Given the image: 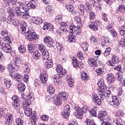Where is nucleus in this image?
Masks as SVG:
<instances>
[{
	"label": "nucleus",
	"mask_w": 125,
	"mask_h": 125,
	"mask_svg": "<svg viewBox=\"0 0 125 125\" xmlns=\"http://www.w3.org/2000/svg\"><path fill=\"white\" fill-rule=\"evenodd\" d=\"M6 67L8 69V71H9V75L11 77L12 79H13L17 82H21L22 81V75L15 72L18 71V66H13L12 64H9L6 65Z\"/></svg>",
	"instance_id": "obj_1"
},
{
	"label": "nucleus",
	"mask_w": 125,
	"mask_h": 125,
	"mask_svg": "<svg viewBox=\"0 0 125 125\" xmlns=\"http://www.w3.org/2000/svg\"><path fill=\"white\" fill-rule=\"evenodd\" d=\"M101 93L99 94L100 97L97 96V95H94L92 97L93 101L95 103L96 105H100L101 104V99L103 100L104 98L108 99L110 97V94H111V91L110 90H105L104 92H100Z\"/></svg>",
	"instance_id": "obj_2"
},
{
	"label": "nucleus",
	"mask_w": 125,
	"mask_h": 125,
	"mask_svg": "<svg viewBox=\"0 0 125 125\" xmlns=\"http://www.w3.org/2000/svg\"><path fill=\"white\" fill-rule=\"evenodd\" d=\"M32 102L30 99H28L26 100L23 101L22 102V107L24 110V113L27 117H30L36 114V112H33L32 109L30 107Z\"/></svg>",
	"instance_id": "obj_3"
},
{
	"label": "nucleus",
	"mask_w": 125,
	"mask_h": 125,
	"mask_svg": "<svg viewBox=\"0 0 125 125\" xmlns=\"http://www.w3.org/2000/svg\"><path fill=\"white\" fill-rule=\"evenodd\" d=\"M15 11L17 17H21L23 19H28L30 17V14L27 12H24L20 7L15 8Z\"/></svg>",
	"instance_id": "obj_4"
},
{
	"label": "nucleus",
	"mask_w": 125,
	"mask_h": 125,
	"mask_svg": "<svg viewBox=\"0 0 125 125\" xmlns=\"http://www.w3.org/2000/svg\"><path fill=\"white\" fill-rule=\"evenodd\" d=\"M98 117L99 120L103 122L102 123V125H111L110 123L107 122V121H109V117H108V115H107V111L100 112Z\"/></svg>",
	"instance_id": "obj_5"
},
{
	"label": "nucleus",
	"mask_w": 125,
	"mask_h": 125,
	"mask_svg": "<svg viewBox=\"0 0 125 125\" xmlns=\"http://www.w3.org/2000/svg\"><path fill=\"white\" fill-rule=\"evenodd\" d=\"M25 36L26 40L29 42H32L34 40H37L39 39V36L37 35L34 31H31V30H28L25 33Z\"/></svg>",
	"instance_id": "obj_6"
},
{
	"label": "nucleus",
	"mask_w": 125,
	"mask_h": 125,
	"mask_svg": "<svg viewBox=\"0 0 125 125\" xmlns=\"http://www.w3.org/2000/svg\"><path fill=\"white\" fill-rule=\"evenodd\" d=\"M61 28L63 29V30H66L67 32H69L70 34H73L74 31H75V29L76 26L73 25H71L70 27L68 25V22L66 21H62L61 24Z\"/></svg>",
	"instance_id": "obj_7"
},
{
	"label": "nucleus",
	"mask_w": 125,
	"mask_h": 125,
	"mask_svg": "<svg viewBox=\"0 0 125 125\" xmlns=\"http://www.w3.org/2000/svg\"><path fill=\"white\" fill-rule=\"evenodd\" d=\"M74 110L76 111V112H73V115H74V116L76 117L77 119H82L84 113V110L83 109H82V108H81V107L79 106H75L74 107Z\"/></svg>",
	"instance_id": "obj_8"
},
{
	"label": "nucleus",
	"mask_w": 125,
	"mask_h": 125,
	"mask_svg": "<svg viewBox=\"0 0 125 125\" xmlns=\"http://www.w3.org/2000/svg\"><path fill=\"white\" fill-rule=\"evenodd\" d=\"M1 35L2 37H4L3 41L6 42H9V43H12L11 39L10 37H8V32L5 29H3L1 32Z\"/></svg>",
	"instance_id": "obj_9"
},
{
	"label": "nucleus",
	"mask_w": 125,
	"mask_h": 125,
	"mask_svg": "<svg viewBox=\"0 0 125 125\" xmlns=\"http://www.w3.org/2000/svg\"><path fill=\"white\" fill-rule=\"evenodd\" d=\"M44 42L46 43V45L49 47H51L55 45V43L53 42V40L51 37L48 36L44 38Z\"/></svg>",
	"instance_id": "obj_10"
},
{
	"label": "nucleus",
	"mask_w": 125,
	"mask_h": 125,
	"mask_svg": "<svg viewBox=\"0 0 125 125\" xmlns=\"http://www.w3.org/2000/svg\"><path fill=\"white\" fill-rule=\"evenodd\" d=\"M118 63H120V59L116 56L112 57V60H109L107 62V64L113 67L116 66V64H118Z\"/></svg>",
	"instance_id": "obj_11"
},
{
	"label": "nucleus",
	"mask_w": 125,
	"mask_h": 125,
	"mask_svg": "<svg viewBox=\"0 0 125 125\" xmlns=\"http://www.w3.org/2000/svg\"><path fill=\"white\" fill-rule=\"evenodd\" d=\"M98 85L99 86V91L100 92H104L106 90V85L104 84V81L103 79H100L98 82Z\"/></svg>",
	"instance_id": "obj_12"
},
{
	"label": "nucleus",
	"mask_w": 125,
	"mask_h": 125,
	"mask_svg": "<svg viewBox=\"0 0 125 125\" xmlns=\"http://www.w3.org/2000/svg\"><path fill=\"white\" fill-rule=\"evenodd\" d=\"M72 63L73 64V66L74 68H80V69H83V67H84V64L83 62H78V61L77 59H73L72 60Z\"/></svg>",
	"instance_id": "obj_13"
},
{
	"label": "nucleus",
	"mask_w": 125,
	"mask_h": 125,
	"mask_svg": "<svg viewBox=\"0 0 125 125\" xmlns=\"http://www.w3.org/2000/svg\"><path fill=\"white\" fill-rule=\"evenodd\" d=\"M56 71L59 73V76H62V77H64L66 72V70L63 69V68L60 64H58L57 66Z\"/></svg>",
	"instance_id": "obj_14"
},
{
	"label": "nucleus",
	"mask_w": 125,
	"mask_h": 125,
	"mask_svg": "<svg viewBox=\"0 0 125 125\" xmlns=\"http://www.w3.org/2000/svg\"><path fill=\"white\" fill-rule=\"evenodd\" d=\"M11 43L7 42L5 43V45L3 44L2 50L6 53H10L11 52V46L10 45Z\"/></svg>",
	"instance_id": "obj_15"
},
{
	"label": "nucleus",
	"mask_w": 125,
	"mask_h": 125,
	"mask_svg": "<svg viewBox=\"0 0 125 125\" xmlns=\"http://www.w3.org/2000/svg\"><path fill=\"white\" fill-rule=\"evenodd\" d=\"M40 80L42 83H45L47 82V80H48V74L45 72L41 73Z\"/></svg>",
	"instance_id": "obj_16"
},
{
	"label": "nucleus",
	"mask_w": 125,
	"mask_h": 125,
	"mask_svg": "<svg viewBox=\"0 0 125 125\" xmlns=\"http://www.w3.org/2000/svg\"><path fill=\"white\" fill-rule=\"evenodd\" d=\"M62 76L61 75H57V74H55L53 76V78L54 79V83H62Z\"/></svg>",
	"instance_id": "obj_17"
},
{
	"label": "nucleus",
	"mask_w": 125,
	"mask_h": 125,
	"mask_svg": "<svg viewBox=\"0 0 125 125\" xmlns=\"http://www.w3.org/2000/svg\"><path fill=\"white\" fill-rule=\"evenodd\" d=\"M53 25L51 23H48L47 22L44 23V25L43 26V30H47L48 31H52L54 29Z\"/></svg>",
	"instance_id": "obj_18"
},
{
	"label": "nucleus",
	"mask_w": 125,
	"mask_h": 125,
	"mask_svg": "<svg viewBox=\"0 0 125 125\" xmlns=\"http://www.w3.org/2000/svg\"><path fill=\"white\" fill-rule=\"evenodd\" d=\"M99 21H95L92 24L89 25V28L92 29V31H98V26H99Z\"/></svg>",
	"instance_id": "obj_19"
},
{
	"label": "nucleus",
	"mask_w": 125,
	"mask_h": 125,
	"mask_svg": "<svg viewBox=\"0 0 125 125\" xmlns=\"http://www.w3.org/2000/svg\"><path fill=\"white\" fill-rule=\"evenodd\" d=\"M27 28L28 26H27V22L25 21H22L21 23L19 31L20 32H21V33H23L25 31H26Z\"/></svg>",
	"instance_id": "obj_20"
},
{
	"label": "nucleus",
	"mask_w": 125,
	"mask_h": 125,
	"mask_svg": "<svg viewBox=\"0 0 125 125\" xmlns=\"http://www.w3.org/2000/svg\"><path fill=\"white\" fill-rule=\"evenodd\" d=\"M97 60L94 58H89L88 60V63L91 67H97Z\"/></svg>",
	"instance_id": "obj_21"
},
{
	"label": "nucleus",
	"mask_w": 125,
	"mask_h": 125,
	"mask_svg": "<svg viewBox=\"0 0 125 125\" xmlns=\"http://www.w3.org/2000/svg\"><path fill=\"white\" fill-rule=\"evenodd\" d=\"M4 84L7 88H10V86L12 85V82L11 80L8 78H4L3 80Z\"/></svg>",
	"instance_id": "obj_22"
},
{
	"label": "nucleus",
	"mask_w": 125,
	"mask_h": 125,
	"mask_svg": "<svg viewBox=\"0 0 125 125\" xmlns=\"http://www.w3.org/2000/svg\"><path fill=\"white\" fill-rule=\"evenodd\" d=\"M7 20V23H9V24H13L14 25H17V21L13 19V17L12 16H9Z\"/></svg>",
	"instance_id": "obj_23"
},
{
	"label": "nucleus",
	"mask_w": 125,
	"mask_h": 125,
	"mask_svg": "<svg viewBox=\"0 0 125 125\" xmlns=\"http://www.w3.org/2000/svg\"><path fill=\"white\" fill-rule=\"evenodd\" d=\"M53 100L55 104L57 106H60L62 104V101L61 99L59 98V97H57V96H54L53 97Z\"/></svg>",
	"instance_id": "obj_24"
},
{
	"label": "nucleus",
	"mask_w": 125,
	"mask_h": 125,
	"mask_svg": "<svg viewBox=\"0 0 125 125\" xmlns=\"http://www.w3.org/2000/svg\"><path fill=\"white\" fill-rule=\"evenodd\" d=\"M12 6L13 7H19L17 6H20L21 4L19 1H18L17 0H11V1L9 2V6Z\"/></svg>",
	"instance_id": "obj_25"
},
{
	"label": "nucleus",
	"mask_w": 125,
	"mask_h": 125,
	"mask_svg": "<svg viewBox=\"0 0 125 125\" xmlns=\"http://www.w3.org/2000/svg\"><path fill=\"white\" fill-rule=\"evenodd\" d=\"M42 53V58L43 60H48L49 58V53H48V50L47 49H45Z\"/></svg>",
	"instance_id": "obj_26"
},
{
	"label": "nucleus",
	"mask_w": 125,
	"mask_h": 125,
	"mask_svg": "<svg viewBox=\"0 0 125 125\" xmlns=\"http://www.w3.org/2000/svg\"><path fill=\"white\" fill-rule=\"evenodd\" d=\"M107 82L108 83H115V78L112 74H108L107 77Z\"/></svg>",
	"instance_id": "obj_27"
},
{
	"label": "nucleus",
	"mask_w": 125,
	"mask_h": 125,
	"mask_svg": "<svg viewBox=\"0 0 125 125\" xmlns=\"http://www.w3.org/2000/svg\"><path fill=\"white\" fill-rule=\"evenodd\" d=\"M112 101H113L116 106H119V104L121 103V99L116 96H112Z\"/></svg>",
	"instance_id": "obj_28"
},
{
	"label": "nucleus",
	"mask_w": 125,
	"mask_h": 125,
	"mask_svg": "<svg viewBox=\"0 0 125 125\" xmlns=\"http://www.w3.org/2000/svg\"><path fill=\"white\" fill-rule=\"evenodd\" d=\"M113 124L115 125H125V122L121 119H115L113 120Z\"/></svg>",
	"instance_id": "obj_29"
},
{
	"label": "nucleus",
	"mask_w": 125,
	"mask_h": 125,
	"mask_svg": "<svg viewBox=\"0 0 125 125\" xmlns=\"http://www.w3.org/2000/svg\"><path fill=\"white\" fill-rule=\"evenodd\" d=\"M53 66V62L52 61L50 60H47L46 62L45 63V67L46 69H49Z\"/></svg>",
	"instance_id": "obj_30"
},
{
	"label": "nucleus",
	"mask_w": 125,
	"mask_h": 125,
	"mask_svg": "<svg viewBox=\"0 0 125 125\" xmlns=\"http://www.w3.org/2000/svg\"><path fill=\"white\" fill-rule=\"evenodd\" d=\"M8 118L7 119L5 125H11L12 124V115L10 113H8Z\"/></svg>",
	"instance_id": "obj_31"
},
{
	"label": "nucleus",
	"mask_w": 125,
	"mask_h": 125,
	"mask_svg": "<svg viewBox=\"0 0 125 125\" xmlns=\"http://www.w3.org/2000/svg\"><path fill=\"white\" fill-rule=\"evenodd\" d=\"M18 88L20 92H24L26 88V86H25V84L23 83H21L18 85Z\"/></svg>",
	"instance_id": "obj_32"
},
{
	"label": "nucleus",
	"mask_w": 125,
	"mask_h": 125,
	"mask_svg": "<svg viewBox=\"0 0 125 125\" xmlns=\"http://www.w3.org/2000/svg\"><path fill=\"white\" fill-rule=\"evenodd\" d=\"M7 12L8 14H9V16H12L13 18H15L16 14H15V13L13 12V9L10 7H8L7 8Z\"/></svg>",
	"instance_id": "obj_33"
},
{
	"label": "nucleus",
	"mask_w": 125,
	"mask_h": 125,
	"mask_svg": "<svg viewBox=\"0 0 125 125\" xmlns=\"http://www.w3.org/2000/svg\"><path fill=\"white\" fill-rule=\"evenodd\" d=\"M59 97L62 100H67V93L65 92H62L59 93Z\"/></svg>",
	"instance_id": "obj_34"
},
{
	"label": "nucleus",
	"mask_w": 125,
	"mask_h": 125,
	"mask_svg": "<svg viewBox=\"0 0 125 125\" xmlns=\"http://www.w3.org/2000/svg\"><path fill=\"white\" fill-rule=\"evenodd\" d=\"M27 4L30 9H31V8L35 9V8L37 7V1H30Z\"/></svg>",
	"instance_id": "obj_35"
},
{
	"label": "nucleus",
	"mask_w": 125,
	"mask_h": 125,
	"mask_svg": "<svg viewBox=\"0 0 125 125\" xmlns=\"http://www.w3.org/2000/svg\"><path fill=\"white\" fill-rule=\"evenodd\" d=\"M42 22V19L41 18H34V20L33 21V23L34 24H36V25H40Z\"/></svg>",
	"instance_id": "obj_36"
},
{
	"label": "nucleus",
	"mask_w": 125,
	"mask_h": 125,
	"mask_svg": "<svg viewBox=\"0 0 125 125\" xmlns=\"http://www.w3.org/2000/svg\"><path fill=\"white\" fill-rule=\"evenodd\" d=\"M67 29H64L62 28H60L57 30V33L60 36H62L64 34V33H67Z\"/></svg>",
	"instance_id": "obj_37"
},
{
	"label": "nucleus",
	"mask_w": 125,
	"mask_h": 125,
	"mask_svg": "<svg viewBox=\"0 0 125 125\" xmlns=\"http://www.w3.org/2000/svg\"><path fill=\"white\" fill-rule=\"evenodd\" d=\"M14 62L15 63V67H18L19 69V65L21 64V59H20L19 58H16L14 60ZM13 67H15V66L13 65Z\"/></svg>",
	"instance_id": "obj_38"
},
{
	"label": "nucleus",
	"mask_w": 125,
	"mask_h": 125,
	"mask_svg": "<svg viewBox=\"0 0 125 125\" xmlns=\"http://www.w3.org/2000/svg\"><path fill=\"white\" fill-rule=\"evenodd\" d=\"M65 7L69 12H72L75 10V8L73 5L66 4L65 5Z\"/></svg>",
	"instance_id": "obj_39"
},
{
	"label": "nucleus",
	"mask_w": 125,
	"mask_h": 125,
	"mask_svg": "<svg viewBox=\"0 0 125 125\" xmlns=\"http://www.w3.org/2000/svg\"><path fill=\"white\" fill-rule=\"evenodd\" d=\"M81 46L84 51H87L88 46H89V44H88V43L87 42H84L82 43Z\"/></svg>",
	"instance_id": "obj_40"
},
{
	"label": "nucleus",
	"mask_w": 125,
	"mask_h": 125,
	"mask_svg": "<svg viewBox=\"0 0 125 125\" xmlns=\"http://www.w3.org/2000/svg\"><path fill=\"white\" fill-rule=\"evenodd\" d=\"M70 42H76V36L73 34H70L68 37Z\"/></svg>",
	"instance_id": "obj_41"
},
{
	"label": "nucleus",
	"mask_w": 125,
	"mask_h": 125,
	"mask_svg": "<svg viewBox=\"0 0 125 125\" xmlns=\"http://www.w3.org/2000/svg\"><path fill=\"white\" fill-rule=\"evenodd\" d=\"M47 92L50 94H54L55 92V89L52 86H50L47 89Z\"/></svg>",
	"instance_id": "obj_42"
},
{
	"label": "nucleus",
	"mask_w": 125,
	"mask_h": 125,
	"mask_svg": "<svg viewBox=\"0 0 125 125\" xmlns=\"http://www.w3.org/2000/svg\"><path fill=\"white\" fill-rule=\"evenodd\" d=\"M56 46L58 50H59V51L63 50V45L62 44V43H61L60 42H57L56 43Z\"/></svg>",
	"instance_id": "obj_43"
},
{
	"label": "nucleus",
	"mask_w": 125,
	"mask_h": 125,
	"mask_svg": "<svg viewBox=\"0 0 125 125\" xmlns=\"http://www.w3.org/2000/svg\"><path fill=\"white\" fill-rule=\"evenodd\" d=\"M33 55V58H34L36 60H38V59H39L41 56V53L39 51H36Z\"/></svg>",
	"instance_id": "obj_44"
},
{
	"label": "nucleus",
	"mask_w": 125,
	"mask_h": 125,
	"mask_svg": "<svg viewBox=\"0 0 125 125\" xmlns=\"http://www.w3.org/2000/svg\"><path fill=\"white\" fill-rule=\"evenodd\" d=\"M12 106L14 108V109H16L17 110H18V109L20 108V104L19 103V102H13Z\"/></svg>",
	"instance_id": "obj_45"
},
{
	"label": "nucleus",
	"mask_w": 125,
	"mask_h": 125,
	"mask_svg": "<svg viewBox=\"0 0 125 125\" xmlns=\"http://www.w3.org/2000/svg\"><path fill=\"white\" fill-rule=\"evenodd\" d=\"M62 118H64V119H69V117H70V112L63 111L62 112Z\"/></svg>",
	"instance_id": "obj_46"
},
{
	"label": "nucleus",
	"mask_w": 125,
	"mask_h": 125,
	"mask_svg": "<svg viewBox=\"0 0 125 125\" xmlns=\"http://www.w3.org/2000/svg\"><path fill=\"white\" fill-rule=\"evenodd\" d=\"M28 50L30 52H34V50L35 49V46L33 44H28L27 45Z\"/></svg>",
	"instance_id": "obj_47"
},
{
	"label": "nucleus",
	"mask_w": 125,
	"mask_h": 125,
	"mask_svg": "<svg viewBox=\"0 0 125 125\" xmlns=\"http://www.w3.org/2000/svg\"><path fill=\"white\" fill-rule=\"evenodd\" d=\"M108 31H110L112 37H117V34L116 31L112 28V27H108Z\"/></svg>",
	"instance_id": "obj_48"
},
{
	"label": "nucleus",
	"mask_w": 125,
	"mask_h": 125,
	"mask_svg": "<svg viewBox=\"0 0 125 125\" xmlns=\"http://www.w3.org/2000/svg\"><path fill=\"white\" fill-rule=\"evenodd\" d=\"M119 45L121 47L125 48V39H122L121 41L119 42Z\"/></svg>",
	"instance_id": "obj_49"
},
{
	"label": "nucleus",
	"mask_w": 125,
	"mask_h": 125,
	"mask_svg": "<svg viewBox=\"0 0 125 125\" xmlns=\"http://www.w3.org/2000/svg\"><path fill=\"white\" fill-rule=\"evenodd\" d=\"M81 78L83 81H86L87 79H88V77H87V75H86V73L84 72H82L81 73Z\"/></svg>",
	"instance_id": "obj_50"
},
{
	"label": "nucleus",
	"mask_w": 125,
	"mask_h": 125,
	"mask_svg": "<svg viewBox=\"0 0 125 125\" xmlns=\"http://www.w3.org/2000/svg\"><path fill=\"white\" fill-rule=\"evenodd\" d=\"M24 124V121L21 119L17 118L16 119V125H23Z\"/></svg>",
	"instance_id": "obj_51"
},
{
	"label": "nucleus",
	"mask_w": 125,
	"mask_h": 125,
	"mask_svg": "<svg viewBox=\"0 0 125 125\" xmlns=\"http://www.w3.org/2000/svg\"><path fill=\"white\" fill-rule=\"evenodd\" d=\"M19 51L21 53H25L26 52V47L24 45H21L19 48Z\"/></svg>",
	"instance_id": "obj_52"
},
{
	"label": "nucleus",
	"mask_w": 125,
	"mask_h": 125,
	"mask_svg": "<svg viewBox=\"0 0 125 125\" xmlns=\"http://www.w3.org/2000/svg\"><path fill=\"white\" fill-rule=\"evenodd\" d=\"M110 52H111V48L108 47L107 48L105 51L103 53L104 56L106 57V56H108V54H110Z\"/></svg>",
	"instance_id": "obj_53"
},
{
	"label": "nucleus",
	"mask_w": 125,
	"mask_h": 125,
	"mask_svg": "<svg viewBox=\"0 0 125 125\" xmlns=\"http://www.w3.org/2000/svg\"><path fill=\"white\" fill-rule=\"evenodd\" d=\"M67 84L70 87H73L74 85V81L72 79H69L67 80Z\"/></svg>",
	"instance_id": "obj_54"
},
{
	"label": "nucleus",
	"mask_w": 125,
	"mask_h": 125,
	"mask_svg": "<svg viewBox=\"0 0 125 125\" xmlns=\"http://www.w3.org/2000/svg\"><path fill=\"white\" fill-rule=\"evenodd\" d=\"M38 48L41 52H43V51H44L45 49H45V46H44V45L42 44H39L38 46Z\"/></svg>",
	"instance_id": "obj_55"
},
{
	"label": "nucleus",
	"mask_w": 125,
	"mask_h": 125,
	"mask_svg": "<svg viewBox=\"0 0 125 125\" xmlns=\"http://www.w3.org/2000/svg\"><path fill=\"white\" fill-rule=\"evenodd\" d=\"M63 110L64 112H67V113H70L71 112V108H70V105L69 104L66 105L64 108Z\"/></svg>",
	"instance_id": "obj_56"
},
{
	"label": "nucleus",
	"mask_w": 125,
	"mask_h": 125,
	"mask_svg": "<svg viewBox=\"0 0 125 125\" xmlns=\"http://www.w3.org/2000/svg\"><path fill=\"white\" fill-rule=\"evenodd\" d=\"M118 10L119 11H121V12H122V13H125V6L124 5H120L118 8Z\"/></svg>",
	"instance_id": "obj_57"
},
{
	"label": "nucleus",
	"mask_w": 125,
	"mask_h": 125,
	"mask_svg": "<svg viewBox=\"0 0 125 125\" xmlns=\"http://www.w3.org/2000/svg\"><path fill=\"white\" fill-rule=\"evenodd\" d=\"M20 8L23 11H25L24 12H27V11H29V10L30 9V7L28 6V4L26 6H23L22 8Z\"/></svg>",
	"instance_id": "obj_58"
},
{
	"label": "nucleus",
	"mask_w": 125,
	"mask_h": 125,
	"mask_svg": "<svg viewBox=\"0 0 125 125\" xmlns=\"http://www.w3.org/2000/svg\"><path fill=\"white\" fill-rule=\"evenodd\" d=\"M78 12L80 15H83L84 14V10L80 6L78 8Z\"/></svg>",
	"instance_id": "obj_59"
},
{
	"label": "nucleus",
	"mask_w": 125,
	"mask_h": 125,
	"mask_svg": "<svg viewBox=\"0 0 125 125\" xmlns=\"http://www.w3.org/2000/svg\"><path fill=\"white\" fill-rule=\"evenodd\" d=\"M89 18L90 20H93L95 18V13L91 12L89 13Z\"/></svg>",
	"instance_id": "obj_60"
},
{
	"label": "nucleus",
	"mask_w": 125,
	"mask_h": 125,
	"mask_svg": "<svg viewBox=\"0 0 125 125\" xmlns=\"http://www.w3.org/2000/svg\"><path fill=\"white\" fill-rule=\"evenodd\" d=\"M12 100L14 102H20V99H19L18 96L14 95L12 97Z\"/></svg>",
	"instance_id": "obj_61"
},
{
	"label": "nucleus",
	"mask_w": 125,
	"mask_h": 125,
	"mask_svg": "<svg viewBox=\"0 0 125 125\" xmlns=\"http://www.w3.org/2000/svg\"><path fill=\"white\" fill-rule=\"evenodd\" d=\"M116 115L117 117L121 118V117H123L124 116V112L122 110H118L117 112Z\"/></svg>",
	"instance_id": "obj_62"
},
{
	"label": "nucleus",
	"mask_w": 125,
	"mask_h": 125,
	"mask_svg": "<svg viewBox=\"0 0 125 125\" xmlns=\"http://www.w3.org/2000/svg\"><path fill=\"white\" fill-rule=\"evenodd\" d=\"M89 113L91 116H92L93 117H96V116H97L96 114V111L93 109H90L89 110Z\"/></svg>",
	"instance_id": "obj_63"
},
{
	"label": "nucleus",
	"mask_w": 125,
	"mask_h": 125,
	"mask_svg": "<svg viewBox=\"0 0 125 125\" xmlns=\"http://www.w3.org/2000/svg\"><path fill=\"white\" fill-rule=\"evenodd\" d=\"M55 21L56 22H57V23H59L60 24L62 22V18L59 16H57L55 18Z\"/></svg>",
	"instance_id": "obj_64"
}]
</instances>
